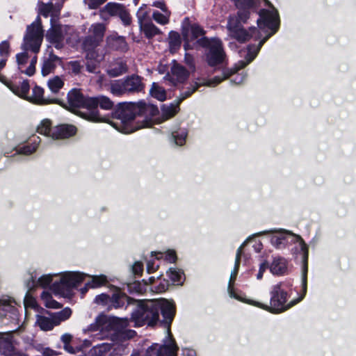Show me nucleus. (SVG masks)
<instances>
[{"instance_id": "obj_31", "label": "nucleus", "mask_w": 356, "mask_h": 356, "mask_svg": "<svg viewBox=\"0 0 356 356\" xmlns=\"http://www.w3.org/2000/svg\"><path fill=\"white\" fill-rule=\"evenodd\" d=\"M59 58L54 54H50L49 57L44 60L42 67V74L43 76H47L53 72L56 67L57 63L59 62Z\"/></svg>"}, {"instance_id": "obj_11", "label": "nucleus", "mask_w": 356, "mask_h": 356, "mask_svg": "<svg viewBox=\"0 0 356 356\" xmlns=\"http://www.w3.org/2000/svg\"><path fill=\"white\" fill-rule=\"evenodd\" d=\"M67 272L62 274L59 279L55 280L54 281V278L58 277V274H47L43 275L40 277H38V273L34 271L29 274V277L25 280V284L28 290L31 291L34 289L35 287L40 286L42 288H46L47 286L50 287V289L57 295H60L59 293H56L52 287L53 284L56 282H60V278H62L64 275H65Z\"/></svg>"}, {"instance_id": "obj_45", "label": "nucleus", "mask_w": 356, "mask_h": 356, "mask_svg": "<svg viewBox=\"0 0 356 356\" xmlns=\"http://www.w3.org/2000/svg\"><path fill=\"white\" fill-rule=\"evenodd\" d=\"M186 136L187 132L184 129L179 130V131H176L172 134V137L175 140V142L178 145H184Z\"/></svg>"}, {"instance_id": "obj_59", "label": "nucleus", "mask_w": 356, "mask_h": 356, "mask_svg": "<svg viewBox=\"0 0 356 356\" xmlns=\"http://www.w3.org/2000/svg\"><path fill=\"white\" fill-rule=\"evenodd\" d=\"M244 76L237 74L234 76L233 79H231V81L234 83L235 84H240L244 81Z\"/></svg>"}, {"instance_id": "obj_33", "label": "nucleus", "mask_w": 356, "mask_h": 356, "mask_svg": "<svg viewBox=\"0 0 356 356\" xmlns=\"http://www.w3.org/2000/svg\"><path fill=\"white\" fill-rule=\"evenodd\" d=\"M40 143V138L37 136H33L30 138V143L29 145L19 147L18 149V152L19 154H23L26 155L31 154L36 150Z\"/></svg>"}, {"instance_id": "obj_4", "label": "nucleus", "mask_w": 356, "mask_h": 356, "mask_svg": "<svg viewBox=\"0 0 356 356\" xmlns=\"http://www.w3.org/2000/svg\"><path fill=\"white\" fill-rule=\"evenodd\" d=\"M159 312L161 313L165 323L170 324L175 313L174 304L165 299L140 301L132 312L131 319L138 327L154 325L159 321Z\"/></svg>"}, {"instance_id": "obj_49", "label": "nucleus", "mask_w": 356, "mask_h": 356, "mask_svg": "<svg viewBox=\"0 0 356 356\" xmlns=\"http://www.w3.org/2000/svg\"><path fill=\"white\" fill-rule=\"evenodd\" d=\"M37 63V56L35 55L31 60L30 64L29 67L25 69V71H23L24 74H26L29 76H32L35 71V64Z\"/></svg>"}, {"instance_id": "obj_27", "label": "nucleus", "mask_w": 356, "mask_h": 356, "mask_svg": "<svg viewBox=\"0 0 356 356\" xmlns=\"http://www.w3.org/2000/svg\"><path fill=\"white\" fill-rule=\"evenodd\" d=\"M14 340L11 333L0 334V352L8 356L15 350Z\"/></svg>"}, {"instance_id": "obj_2", "label": "nucleus", "mask_w": 356, "mask_h": 356, "mask_svg": "<svg viewBox=\"0 0 356 356\" xmlns=\"http://www.w3.org/2000/svg\"><path fill=\"white\" fill-rule=\"evenodd\" d=\"M128 325L127 319L101 314L84 332H97L92 334L97 339H109L116 342L108 356H126L131 349L127 341L136 335V331L127 329Z\"/></svg>"}, {"instance_id": "obj_38", "label": "nucleus", "mask_w": 356, "mask_h": 356, "mask_svg": "<svg viewBox=\"0 0 356 356\" xmlns=\"http://www.w3.org/2000/svg\"><path fill=\"white\" fill-rule=\"evenodd\" d=\"M51 314L56 325H58L62 321H65L70 317L72 310L70 308L66 307L58 312L51 313Z\"/></svg>"}, {"instance_id": "obj_52", "label": "nucleus", "mask_w": 356, "mask_h": 356, "mask_svg": "<svg viewBox=\"0 0 356 356\" xmlns=\"http://www.w3.org/2000/svg\"><path fill=\"white\" fill-rule=\"evenodd\" d=\"M270 266L266 261L262 262L259 266V272L257 274V279L261 280L263 277L264 273L269 268Z\"/></svg>"}, {"instance_id": "obj_61", "label": "nucleus", "mask_w": 356, "mask_h": 356, "mask_svg": "<svg viewBox=\"0 0 356 356\" xmlns=\"http://www.w3.org/2000/svg\"><path fill=\"white\" fill-rule=\"evenodd\" d=\"M43 354L46 356H54L57 355V352L49 348H46L43 350Z\"/></svg>"}, {"instance_id": "obj_47", "label": "nucleus", "mask_w": 356, "mask_h": 356, "mask_svg": "<svg viewBox=\"0 0 356 356\" xmlns=\"http://www.w3.org/2000/svg\"><path fill=\"white\" fill-rule=\"evenodd\" d=\"M107 0H83V3L90 10H95L100 8Z\"/></svg>"}, {"instance_id": "obj_22", "label": "nucleus", "mask_w": 356, "mask_h": 356, "mask_svg": "<svg viewBox=\"0 0 356 356\" xmlns=\"http://www.w3.org/2000/svg\"><path fill=\"white\" fill-rule=\"evenodd\" d=\"M246 243H247V241H245L239 247V248L237 250L236 257V261H235L234 269L233 272L231 273V276H230V279H229V285H228V292H229V294L230 297L234 298L236 299H239V297L235 293L234 288H233V285H234V282H235V280L236 279V276H237V274H238V272L240 261H241V258L243 257L245 261H246L247 259H248V257L246 255H245L243 253V251H242V249H243V246L246 244Z\"/></svg>"}, {"instance_id": "obj_36", "label": "nucleus", "mask_w": 356, "mask_h": 356, "mask_svg": "<svg viewBox=\"0 0 356 356\" xmlns=\"http://www.w3.org/2000/svg\"><path fill=\"white\" fill-rule=\"evenodd\" d=\"M170 11H163L160 13L158 10H155L152 13V18L156 22L161 25H166L170 22Z\"/></svg>"}, {"instance_id": "obj_63", "label": "nucleus", "mask_w": 356, "mask_h": 356, "mask_svg": "<svg viewBox=\"0 0 356 356\" xmlns=\"http://www.w3.org/2000/svg\"><path fill=\"white\" fill-rule=\"evenodd\" d=\"M8 356H27L26 354L15 350L11 354Z\"/></svg>"}, {"instance_id": "obj_28", "label": "nucleus", "mask_w": 356, "mask_h": 356, "mask_svg": "<svg viewBox=\"0 0 356 356\" xmlns=\"http://www.w3.org/2000/svg\"><path fill=\"white\" fill-rule=\"evenodd\" d=\"M270 271L275 275H284L287 273V261L281 257H275L269 267Z\"/></svg>"}, {"instance_id": "obj_35", "label": "nucleus", "mask_w": 356, "mask_h": 356, "mask_svg": "<svg viewBox=\"0 0 356 356\" xmlns=\"http://www.w3.org/2000/svg\"><path fill=\"white\" fill-rule=\"evenodd\" d=\"M140 28L144 32L145 36L148 38H151L156 35L161 34V31L157 28L152 22L145 23L140 25Z\"/></svg>"}, {"instance_id": "obj_3", "label": "nucleus", "mask_w": 356, "mask_h": 356, "mask_svg": "<svg viewBox=\"0 0 356 356\" xmlns=\"http://www.w3.org/2000/svg\"><path fill=\"white\" fill-rule=\"evenodd\" d=\"M158 112L156 107L143 102L118 104L113 115L120 120L115 123L116 129L124 134H131L152 124V118Z\"/></svg>"}, {"instance_id": "obj_20", "label": "nucleus", "mask_w": 356, "mask_h": 356, "mask_svg": "<svg viewBox=\"0 0 356 356\" xmlns=\"http://www.w3.org/2000/svg\"><path fill=\"white\" fill-rule=\"evenodd\" d=\"M84 50L86 52V70L90 73H97L99 72V64L104 59L102 52L99 51V49L95 48Z\"/></svg>"}, {"instance_id": "obj_17", "label": "nucleus", "mask_w": 356, "mask_h": 356, "mask_svg": "<svg viewBox=\"0 0 356 356\" xmlns=\"http://www.w3.org/2000/svg\"><path fill=\"white\" fill-rule=\"evenodd\" d=\"M266 232L273 234L270 243L275 248L280 250L288 247L298 238L296 234L286 230H269Z\"/></svg>"}, {"instance_id": "obj_42", "label": "nucleus", "mask_w": 356, "mask_h": 356, "mask_svg": "<svg viewBox=\"0 0 356 356\" xmlns=\"http://www.w3.org/2000/svg\"><path fill=\"white\" fill-rule=\"evenodd\" d=\"M152 255L155 254L156 256V259H160L164 257L165 260H166L167 261H168L170 263H173L177 259V256H176L175 252L173 250H168L165 253H162L160 252H152Z\"/></svg>"}, {"instance_id": "obj_55", "label": "nucleus", "mask_w": 356, "mask_h": 356, "mask_svg": "<svg viewBox=\"0 0 356 356\" xmlns=\"http://www.w3.org/2000/svg\"><path fill=\"white\" fill-rule=\"evenodd\" d=\"M133 272L136 275H140L143 270V264L140 261H136L132 267Z\"/></svg>"}, {"instance_id": "obj_56", "label": "nucleus", "mask_w": 356, "mask_h": 356, "mask_svg": "<svg viewBox=\"0 0 356 356\" xmlns=\"http://www.w3.org/2000/svg\"><path fill=\"white\" fill-rule=\"evenodd\" d=\"M152 6L161 9L162 12L163 11H170L167 7L165 3L163 1H157L153 2Z\"/></svg>"}, {"instance_id": "obj_50", "label": "nucleus", "mask_w": 356, "mask_h": 356, "mask_svg": "<svg viewBox=\"0 0 356 356\" xmlns=\"http://www.w3.org/2000/svg\"><path fill=\"white\" fill-rule=\"evenodd\" d=\"M29 290L26 294V296L24 298V307H35V299L29 294Z\"/></svg>"}, {"instance_id": "obj_54", "label": "nucleus", "mask_w": 356, "mask_h": 356, "mask_svg": "<svg viewBox=\"0 0 356 356\" xmlns=\"http://www.w3.org/2000/svg\"><path fill=\"white\" fill-rule=\"evenodd\" d=\"M159 268V265L156 264L154 262V259H152L147 261V270L149 273H154Z\"/></svg>"}, {"instance_id": "obj_24", "label": "nucleus", "mask_w": 356, "mask_h": 356, "mask_svg": "<svg viewBox=\"0 0 356 356\" xmlns=\"http://www.w3.org/2000/svg\"><path fill=\"white\" fill-rule=\"evenodd\" d=\"M189 72L183 66L175 65L172 67L171 73L168 74L165 79L173 86H177L179 83L183 84L187 80Z\"/></svg>"}, {"instance_id": "obj_60", "label": "nucleus", "mask_w": 356, "mask_h": 356, "mask_svg": "<svg viewBox=\"0 0 356 356\" xmlns=\"http://www.w3.org/2000/svg\"><path fill=\"white\" fill-rule=\"evenodd\" d=\"M183 356H196V353L193 349H183Z\"/></svg>"}, {"instance_id": "obj_9", "label": "nucleus", "mask_w": 356, "mask_h": 356, "mask_svg": "<svg viewBox=\"0 0 356 356\" xmlns=\"http://www.w3.org/2000/svg\"><path fill=\"white\" fill-rule=\"evenodd\" d=\"M98 14L104 22H108L112 17H119L124 26H129L131 23L129 12L122 3L108 2L99 10Z\"/></svg>"}, {"instance_id": "obj_8", "label": "nucleus", "mask_w": 356, "mask_h": 356, "mask_svg": "<svg viewBox=\"0 0 356 356\" xmlns=\"http://www.w3.org/2000/svg\"><path fill=\"white\" fill-rule=\"evenodd\" d=\"M145 87L143 78L137 74H132L112 82L110 90L113 95L122 96L126 94L142 92Z\"/></svg>"}, {"instance_id": "obj_19", "label": "nucleus", "mask_w": 356, "mask_h": 356, "mask_svg": "<svg viewBox=\"0 0 356 356\" xmlns=\"http://www.w3.org/2000/svg\"><path fill=\"white\" fill-rule=\"evenodd\" d=\"M178 348L174 340L171 339L168 344L159 345L154 343L149 347L146 356H177Z\"/></svg>"}, {"instance_id": "obj_39", "label": "nucleus", "mask_w": 356, "mask_h": 356, "mask_svg": "<svg viewBox=\"0 0 356 356\" xmlns=\"http://www.w3.org/2000/svg\"><path fill=\"white\" fill-rule=\"evenodd\" d=\"M41 299L44 302L45 307L51 309H58L62 307V305L53 299L51 294L47 291H43L41 294Z\"/></svg>"}, {"instance_id": "obj_7", "label": "nucleus", "mask_w": 356, "mask_h": 356, "mask_svg": "<svg viewBox=\"0 0 356 356\" xmlns=\"http://www.w3.org/2000/svg\"><path fill=\"white\" fill-rule=\"evenodd\" d=\"M291 287L292 283L290 281L281 282L273 285L270 293V306L264 305L257 302H252L251 304L269 311L271 313L279 314L283 312L300 302L306 294V293L303 292L302 296L286 305L285 304L289 296V293L291 290ZM302 291H304L303 289Z\"/></svg>"}, {"instance_id": "obj_44", "label": "nucleus", "mask_w": 356, "mask_h": 356, "mask_svg": "<svg viewBox=\"0 0 356 356\" xmlns=\"http://www.w3.org/2000/svg\"><path fill=\"white\" fill-rule=\"evenodd\" d=\"M146 8V5L143 4L142 6L140 7L137 12L136 15L140 25H143L145 23L149 22V21H147V19L149 17V12L147 10Z\"/></svg>"}, {"instance_id": "obj_21", "label": "nucleus", "mask_w": 356, "mask_h": 356, "mask_svg": "<svg viewBox=\"0 0 356 356\" xmlns=\"http://www.w3.org/2000/svg\"><path fill=\"white\" fill-rule=\"evenodd\" d=\"M16 302L10 297H3L0 299V318L3 316H9L13 319H17L18 312Z\"/></svg>"}, {"instance_id": "obj_51", "label": "nucleus", "mask_w": 356, "mask_h": 356, "mask_svg": "<svg viewBox=\"0 0 356 356\" xmlns=\"http://www.w3.org/2000/svg\"><path fill=\"white\" fill-rule=\"evenodd\" d=\"M111 297L105 293H102L95 297V302L97 304L106 305L110 303Z\"/></svg>"}, {"instance_id": "obj_37", "label": "nucleus", "mask_w": 356, "mask_h": 356, "mask_svg": "<svg viewBox=\"0 0 356 356\" xmlns=\"http://www.w3.org/2000/svg\"><path fill=\"white\" fill-rule=\"evenodd\" d=\"M47 85L52 94L55 95L63 87L64 81L60 76H56L49 79Z\"/></svg>"}, {"instance_id": "obj_5", "label": "nucleus", "mask_w": 356, "mask_h": 356, "mask_svg": "<svg viewBox=\"0 0 356 356\" xmlns=\"http://www.w3.org/2000/svg\"><path fill=\"white\" fill-rule=\"evenodd\" d=\"M86 277L91 279L87 282L90 288H98L108 283L107 277L104 275L90 276L79 272H67L60 278L59 282L54 283L52 289L56 293L63 296H70L72 289L76 288Z\"/></svg>"}, {"instance_id": "obj_26", "label": "nucleus", "mask_w": 356, "mask_h": 356, "mask_svg": "<svg viewBox=\"0 0 356 356\" xmlns=\"http://www.w3.org/2000/svg\"><path fill=\"white\" fill-rule=\"evenodd\" d=\"M128 67L125 60L118 58L111 62L108 67L107 73L110 76L116 77L127 72Z\"/></svg>"}, {"instance_id": "obj_57", "label": "nucleus", "mask_w": 356, "mask_h": 356, "mask_svg": "<svg viewBox=\"0 0 356 356\" xmlns=\"http://www.w3.org/2000/svg\"><path fill=\"white\" fill-rule=\"evenodd\" d=\"M98 348L99 353H103L111 350V344L109 343H103L100 345H98Z\"/></svg>"}, {"instance_id": "obj_34", "label": "nucleus", "mask_w": 356, "mask_h": 356, "mask_svg": "<svg viewBox=\"0 0 356 356\" xmlns=\"http://www.w3.org/2000/svg\"><path fill=\"white\" fill-rule=\"evenodd\" d=\"M169 46L171 52H175L179 49L181 40L179 33L177 31H171L168 35Z\"/></svg>"}, {"instance_id": "obj_18", "label": "nucleus", "mask_w": 356, "mask_h": 356, "mask_svg": "<svg viewBox=\"0 0 356 356\" xmlns=\"http://www.w3.org/2000/svg\"><path fill=\"white\" fill-rule=\"evenodd\" d=\"M56 15L52 14L51 17V28L48 30L46 38L51 43H56V47L64 40L65 32L69 29L68 26H63L57 24L56 20Z\"/></svg>"}, {"instance_id": "obj_23", "label": "nucleus", "mask_w": 356, "mask_h": 356, "mask_svg": "<svg viewBox=\"0 0 356 356\" xmlns=\"http://www.w3.org/2000/svg\"><path fill=\"white\" fill-rule=\"evenodd\" d=\"M44 89L38 86L33 88L32 95L28 97V100L35 104L40 105H44L49 104H61V102L54 97L44 95Z\"/></svg>"}, {"instance_id": "obj_40", "label": "nucleus", "mask_w": 356, "mask_h": 356, "mask_svg": "<svg viewBox=\"0 0 356 356\" xmlns=\"http://www.w3.org/2000/svg\"><path fill=\"white\" fill-rule=\"evenodd\" d=\"M53 129L51 122L48 119L43 120L37 128V131L42 135L51 138Z\"/></svg>"}, {"instance_id": "obj_41", "label": "nucleus", "mask_w": 356, "mask_h": 356, "mask_svg": "<svg viewBox=\"0 0 356 356\" xmlns=\"http://www.w3.org/2000/svg\"><path fill=\"white\" fill-rule=\"evenodd\" d=\"M151 95L159 101H164L166 99L165 90L156 83H153L150 90Z\"/></svg>"}, {"instance_id": "obj_14", "label": "nucleus", "mask_w": 356, "mask_h": 356, "mask_svg": "<svg viewBox=\"0 0 356 356\" xmlns=\"http://www.w3.org/2000/svg\"><path fill=\"white\" fill-rule=\"evenodd\" d=\"M105 31L106 26L102 23H95L92 24L89 29V35L86 37L83 41V49H97L99 43L103 40Z\"/></svg>"}, {"instance_id": "obj_6", "label": "nucleus", "mask_w": 356, "mask_h": 356, "mask_svg": "<svg viewBox=\"0 0 356 356\" xmlns=\"http://www.w3.org/2000/svg\"><path fill=\"white\" fill-rule=\"evenodd\" d=\"M43 36L44 33L42 22L38 16L35 21L26 28V33L24 37L23 44H22V48L24 51L16 55L18 67L22 73H23V71H25L24 67L25 65L28 63L29 58L26 51L31 50L34 54H37L40 50Z\"/></svg>"}, {"instance_id": "obj_64", "label": "nucleus", "mask_w": 356, "mask_h": 356, "mask_svg": "<svg viewBox=\"0 0 356 356\" xmlns=\"http://www.w3.org/2000/svg\"><path fill=\"white\" fill-rule=\"evenodd\" d=\"M88 288H90V286H88L86 282L85 286L81 288L80 290L81 294L84 295L88 291Z\"/></svg>"}, {"instance_id": "obj_16", "label": "nucleus", "mask_w": 356, "mask_h": 356, "mask_svg": "<svg viewBox=\"0 0 356 356\" xmlns=\"http://www.w3.org/2000/svg\"><path fill=\"white\" fill-rule=\"evenodd\" d=\"M297 240L293 241L290 245H294L291 251L293 254H302L303 272L302 278V285L305 293L307 292V260H308V247L303 239L296 234Z\"/></svg>"}, {"instance_id": "obj_46", "label": "nucleus", "mask_w": 356, "mask_h": 356, "mask_svg": "<svg viewBox=\"0 0 356 356\" xmlns=\"http://www.w3.org/2000/svg\"><path fill=\"white\" fill-rule=\"evenodd\" d=\"M53 3H44L43 2L38 3L39 13L44 17H47L53 9Z\"/></svg>"}, {"instance_id": "obj_32", "label": "nucleus", "mask_w": 356, "mask_h": 356, "mask_svg": "<svg viewBox=\"0 0 356 356\" xmlns=\"http://www.w3.org/2000/svg\"><path fill=\"white\" fill-rule=\"evenodd\" d=\"M10 54V45L8 40L0 43V71L6 65L8 58Z\"/></svg>"}, {"instance_id": "obj_12", "label": "nucleus", "mask_w": 356, "mask_h": 356, "mask_svg": "<svg viewBox=\"0 0 356 356\" xmlns=\"http://www.w3.org/2000/svg\"><path fill=\"white\" fill-rule=\"evenodd\" d=\"M199 87L197 83H191L187 87L182 86L180 90V95L178 102L175 103L164 104L162 106L161 110L163 115L166 118H170L173 117L179 111V104L190 97Z\"/></svg>"}, {"instance_id": "obj_53", "label": "nucleus", "mask_w": 356, "mask_h": 356, "mask_svg": "<svg viewBox=\"0 0 356 356\" xmlns=\"http://www.w3.org/2000/svg\"><path fill=\"white\" fill-rule=\"evenodd\" d=\"M184 60L186 64L188 66V67L191 70L195 69V63H194V58L193 55L190 54L189 53L185 54Z\"/></svg>"}, {"instance_id": "obj_13", "label": "nucleus", "mask_w": 356, "mask_h": 356, "mask_svg": "<svg viewBox=\"0 0 356 356\" xmlns=\"http://www.w3.org/2000/svg\"><path fill=\"white\" fill-rule=\"evenodd\" d=\"M88 101L90 104V113H84L83 115L84 118L90 121L98 122L100 120L101 118L97 110L98 106L104 110H111L113 107V102L106 96L91 97Z\"/></svg>"}, {"instance_id": "obj_29", "label": "nucleus", "mask_w": 356, "mask_h": 356, "mask_svg": "<svg viewBox=\"0 0 356 356\" xmlns=\"http://www.w3.org/2000/svg\"><path fill=\"white\" fill-rule=\"evenodd\" d=\"M133 300L122 293H115L112 295L110 300V307L115 309L122 308L132 304Z\"/></svg>"}, {"instance_id": "obj_48", "label": "nucleus", "mask_w": 356, "mask_h": 356, "mask_svg": "<svg viewBox=\"0 0 356 356\" xmlns=\"http://www.w3.org/2000/svg\"><path fill=\"white\" fill-rule=\"evenodd\" d=\"M68 66L70 70L74 74H79L83 67V65L79 60L70 61Z\"/></svg>"}, {"instance_id": "obj_10", "label": "nucleus", "mask_w": 356, "mask_h": 356, "mask_svg": "<svg viewBox=\"0 0 356 356\" xmlns=\"http://www.w3.org/2000/svg\"><path fill=\"white\" fill-rule=\"evenodd\" d=\"M181 33L184 41V47L186 51L200 47L197 42V40L202 38H205V31L197 23H188L184 26Z\"/></svg>"}, {"instance_id": "obj_58", "label": "nucleus", "mask_w": 356, "mask_h": 356, "mask_svg": "<svg viewBox=\"0 0 356 356\" xmlns=\"http://www.w3.org/2000/svg\"><path fill=\"white\" fill-rule=\"evenodd\" d=\"M72 339V336L70 334H64L61 336V341L63 343L64 346L67 344H70Z\"/></svg>"}, {"instance_id": "obj_15", "label": "nucleus", "mask_w": 356, "mask_h": 356, "mask_svg": "<svg viewBox=\"0 0 356 356\" xmlns=\"http://www.w3.org/2000/svg\"><path fill=\"white\" fill-rule=\"evenodd\" d=\"M90 97H85L80 90L74 88L67 94V108L73 112H76L78 108H86V113H90V104L89 101Z\"/></svg>"}, {"instance_id": "obj_30", "label": "nucleus", "mask_w": 356, "mask_h": 356, "mask_svg": "<svg viewBox=\"0 0 356 356\" xmlns=\"http://www.w3.org/2000/svg\"><path fill=\"white\" fill-rule=\"evenodd\" d=\"M36 324L42 330L44 331L51 330L55 326H56V324L54 322L51 313H49L48 316L44 315H37Z\"/></svg>"}, {"instance_id": "obj_62", "label": "nucleus", "mask_w": 356, "mask_h": 356, "mask_svg": "<svg viewBox=\"0 0 356 356\" xmlns=\"http://www.w3.org/2000/svg\"><path fill=\"white\" fill-rule=\"evenodd\" d=\"M64 349L70 353H75L76 352L75 349L70 344L64 346Z\"/></svg>"}, {"instance_id": "obj_25", "label": "nucleus", "mask_w": 356, "mask_h": 356, "mask_svg": "<svg viewBox=\"0 0 356 356\" xmlns=\"http://www.w3.org/2000/svg\"><path fill=\"white\" fill-rule=\"evenodd\" d=\"M76 132V128L73 125H59L54 128L51 138L53 139L66 138L74 135Z\"/></svg>"}, {"instance_id": "obj_43", "label": "nucleus", "mask_w": 356, "mask_h": 356, "mask_svg": "<svg viewBox=\"0 0 356 356\" xmlns=\"http://www.w3.org/2000/svg\"><path fill=\"white\" fill-rule=\"evenodd\" d=\"M168 273L170 279L177 284H181L184 280V273L181 270L170 268Z\"/></svg>"}, {"instance_id": "obj_1", "label": "nucleus", "mask_w": 356, "mask_h": 356, "mask_svg": "<svg viewBox=\"0 0 356 356\" xmlns=\"http://www.w3.org/2000/svg\"><path fill=\"white\" fill-rule=\"evenodd\" d=\"M232 1L238 10L237 15L230 16L228 19L227 28L229 35L240 42H245L250 38H254L255 40H259L260 33L256 27H250L247 31L243 27V24L247 22L251 13L257 12L261 0ZM264 1L270 9H261L258 13L259 17L257 22L260 29L268 28L272 31V33L262 39L256 49L254 46H248L246 50H241L240 51L241 56H244L245 60L238 61L234 70L225 68L227 65V58L222 42L220 39L202 38L197 40V42L200 47L207 48L206 59L208 64L211 67L219 66V67L223 68L222 76H216L213 79L209 80L207 83L209 86H214L236 71L245 67L254 59L260 48L266 40L277 31L280 26L278 12L270 1L268 0Z\"/></svg>"}]
</instances>
